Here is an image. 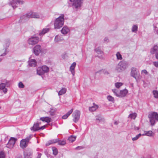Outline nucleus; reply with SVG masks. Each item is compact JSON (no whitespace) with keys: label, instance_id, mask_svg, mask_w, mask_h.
I'll use <instances>...</instances> for the list:
<instances>
[{"label":"nucleus","instance_id":"obj_49","mask_svg":"<svg viewBox=\"0 0 158 158\" xmlns=\"http://www.w3.org/2000/svg\"><path fill=\"white\" fill-rule=\"evenodd\" d=\"M153 65L156 67L157 68L158 67V61H154L153 62Z\"/></svg>","mask_w":158,"mask_h":158},{"label":"nucleus","instance_id":"obj_36","mask_svg":"<svg viewBox=\"0 0 158 158\" xmlns=\"http://www.w3.org/2000/svg\"><path fill=\"white\" fill-rule=\"evenodd\" d=\"M76 137L71 136L68 138V140L70 142H73L76 139Z\"/></svg>","mask_w":158,"mask_h":158},{"label":"nucleus","instance_id":"obj_16","mask_svg":"<svg viewBox=\"0 0 158 158\" xmlns=\"http://www.w3.org/2000/svg\"><path fill=\"white\" fill-rule=\"evenodd\" d=\"M41 48L40 46L39 45H36L34 48V53L36 55H38L41 52Z\"/></svg>","mask_w":158,"mask_h":158},{"label":"nucleus","instance_id":"obj_8","mask_svg":"<svg viewBox=\"0 0 158 158\" xmlns=\"http://www.w3.org/2000/svg\"><path fill=\"white\" fill-rule=\"evenodd\" d=\"M39 40V37L36 36H31L28 40V43L30 45H34L38 43Z\"/></svg>","mask_w":158,"mask_h":158},{"label":"nucleus","instance_id":"obj_9","mask_svg":"<svg viewBox=\"0 0 158 158\" xmlns=\"http://www.w3.org/2000/svg\"><path fill=\"white\" fill-rule=\"evenodd\" d=\"M24 2L20 0H13L10 1V4L12 6L14 9L16 8L20 5L23 4Z\"/></svg>","mask_w":158,"mask_h":158},{"label":"nucleus","instance_id":"obj_32","mask_svg":"<svg viewBox=\"0 0 158 158\" xmlns=\"http://www.w3.org/2000/svg\"><path fill=\"white\" fill-rule=\"evenodd\" d=\"M137 115V114L136 113H134L130 114L129 116V117L131 119H135Z\"/></svg>","mask_w":158,"mask_h":158},{"label":"nucleus","instance_id":"obj_24","mask_svg":"<svg viewBox=\"0 0 158 158\" xmlns=\"http://www.w3.org/2000/svg\"><path fill=\"white\" fill-rule=\"evenodd\" d=\"M73 111V109H71L66 114L63 116L62 118L63 119H66L72 113Z\"/></svg>","mask_w":158,"mask_h":158},{"label":"nucleus","instance_id":"obj_3","mask_svg":"<svg viewBox=\"0 0 158 158\" xmlns=\"http://www.w3.org/2000/svg\"><path fill=\"white\" fill-rule=\"evenodd\" d=\"M40 15L37 13L30 12L25 15H23L20 17V20L22 21L23 20H26L31 18L39 19L40 18Z\"/></svg>","mask_w":158,"mask_h":158},{"label":"nucleus","instance_id":"obj_45","mask_svg":"<svg viewBox=\"0 0 158 158\" xmlns=\"http://www.w3.org/2000/svg\"><path fill=\"white\" fill-rule=\"evenodd\" d=\"M5 155L4 152L3 151L0 152V158H5Z\"/></svg>","mask_w":158,"mask_h":158},{"label":"nucleus","instance_id":"obj_39","mask_svg":"<svg viewBox=\"0 0 158 158\" xmlns=\"http://www.w3.org/2000/svg\"><path fill=\"white\" fill-rule=\"evenodd\" d=\"M153 94L155 98H158V91L157 90H153Z\"/></svg>","mask_w":158,"mask_h":158},{"label":"nucleus","instance_id":"obj_31","mask_svg":"<svg viewBox=\"0 0 158 158\" xmlns=\"http://www.w3.org/2000/svg\"><path fill=\"white\" fill-rule=\"evenodd\" d=\"M41 68L43 71L44 72V73H47L49 71V68L46 65H44L42 66Z\"/></svg>","mask_w":158,"mask_h":158},{"label":"nucleus","instance_id":"obj_58","mask_svg":"<svg viewBox=\"0 0 158 158\" xmlns=\"http://www.w3.org/2000/svg\"><path fill=\"white\" fill-rule=\"evenodd\" d=\"M47 156L48 158H54L53 156L49 155V156Z\"/></svg>","mask_w":158,"mask_h":158},{"label":"nucleus","instance_id":"obj_57","mask_svg":"<svg viewBox=\"0 0 158 158\" xmlns=\"http://www.w3.org/2000/svg\"><path fill=\"white\" fill-rule=\"evenodd\" d=\"M118 121H115L114 122V124H115V125H118Z\"/></svg>","mask_w":158,"mask_h":158},{"label":"nucleus","instance_id":"obj_59","mask_svg":"<svg viewBox=\"0 0 158 158\" xmlns=\"http://www.w3.org/2000/svg\"><path fill=\"white\" fill-rule=\"evenodd\" d=\"M17 158H23V157L22 155H20L18 156Z\"/></svg>","mask_w":158,"mask_h":158},{"label":"nucleus","instance_id":"obj_22","mask_svg":"<svg viewBox=\"0 0 158 158\" xmlns=\"http://www.w3.org/2000/svg\"><path fill=\"white\" fill-rule=\"evenodd\" d=\"M40 120L43 122H45L48 123L52 121L51 118L48 117H42L40 118Z\"/></svg>","mask_w":158,"mask_h":158},{"label":"nucleus","instance_id":"obj_7","mask_svg":"<svg viewBox=\"0 0 158 158\" xmlns=\"http://www.w3.org/2000/svg\"><path fill=\"white\" fill-rule=\"evenodd\" d=\"M131 76L134 77L136 81H137L138 79H141V77L140 75L139 71L137 69L135 68H132L131 69Z\"/></svg>","mask_w":158,"mask_h":158},{"label":"nucleus","instance_id":"obj_46","mask_svg":"<svg viewBox=\"0 0 158 158\" xmlns=\"http://www.w3.org/2000/svg\"><path fill=\"white\" fill-rule=\"evenodd\" d=\"M112 91L116 96L118 97L119 94L118 93L116 89H113Z\"/></svg>","mask_w":158,"mask_h":158},{"label":"nucleus","instance_id":"obj_19","mask_svg":"<svg viewBox=\"0 0 158 158\" xmlns=\"http://www.w3.org/2000/svg\"><path fill=\"white\" fill-rule=\"evenodd\" d=\"M28 144V143L23 139L20 141V146L21 148L23 149L27 146Z\"/></svg>","mask_w":158,"mask_h":158},{"label":"nucleus","instance_id":"obj_11","mask_svg":"<svg viewBox=\"0 0 158 158\" xmlns=\"http://www.w3.org/2000/svg\"><path fill=\"white\" fill-rule=\"evenodd\" d=\"M80 114V111L77 110H76L73 114V120L75 123H76L78 121Z\"/></svg>","mask_w":158,"mask_h":158},{"label":"nucleus","instance_id":"obj_37","mask_svg":"<svg viewBox=\"0 0 158 158\" xmlns=\"http://www.w3.org/2000/svg\"><path fill=\"white\" fill-rule=\"evenodd\" d=\"M137 30L138 27L137 25H134L132 26L131 29L132 32H135L137 31Z\"/></svg>","mask_w":158,"mask_h":158},{"label":"nucleus","instance_id":"obj_13","mask_svg":"<svg viewBox=\"0 0 158 158\" xmlns=\"http://www.w3.org/2000/svg\"><path fill=\"white\" fill-rule=\"evenodd\" d=\"M95 52L98 54V57L101 59H103L104 57V54L103 52L102 51L100 48L98 47L95 48Z\"/></svg>","mask_w":158,"mask_h":158},{"label":"nucleus","instance_id":"obj_1","mask_svg":"<svg viewBox=\"0 0 158 158\" xmlns=\"http://www.w3.org/2000/svg\"><path fill=\"white\" fill-rule=\"evenodd\" d=\"M71 2L73 12L76 13L81 10L82 6L83 0H69Z\"/></svg>","mask_w":158,"mask_h":158},{"label":"nucleus","instance_id":"obj_28","mask_svg":"<svg viewBox=\"0 0 158 158\" xmlns=\"http://www.w3.org/2000/svg\"><path fill=\"white\" fill-rule=\"evenodd\" d=\"M145 133L142 134V135H146L148 136L151 137L153 136V132L151 131H144Z\"/></svg>","mask_w":158,"mask_h":158},{"label":"nucleus","instance_id":"obj_44","mask_svg":"<svg viewBox=\"0 0 158 158\" xmlns=\"http://www.w3.org/2000/svg\"><path fill=\"white\" fill-rule=\"evenodd\" d=\"M108 100L110 101L113 102L114 101V98L111 96H108L107 97Z\"/></svg>","mask_w":158,"mask_h":158},{"label":"nucleus","instance_id":"obj_42","mask_svg":"<svg viewBox=\"0 0 158 158\" xmlns=\"http://www.w3.org/2000/svg\"><path fill=\"white\" fill-rule=\"evenodd\" d=\"M115 87L117 88H119L123 85V83L121 82H116L115 84Z\"/></svg>","mask_w":158,"mask_h":158},{"label":"nucleus","instance_id":"obj_15","mask_svg":"<svg viewBox=\"0 0 158 158\" xmlns=\"http://www.w3.org/2000/svg\"><path fill=\"white\" fill-rule=\"evenodd\" d=\"M32 152L31 150H26L24 152V158H31Z\"/></svg>","mask_w":158,"mask_h":158},{"label":"nucleus","instance_id":"obj_34","mask_svg":"<svg viewBox=\"0 0 158 158\" xmlns=\"http://www.w3.org/2000/svg\"><path fill=\"white\" fill-rule=\"evenodd\" d=\"M62 40V39H61V37L60 36L57 35L55 37L54 41L55 42H57L61 41Z\"/></svg>","mask_w":158,"mask_h":158},{"label":"nucleus","instance_id":"obj_35","mask_svg":"<svg viewBox=\"0 0 158 158\" xmlns=\"http://www.w3.org/2000/svg\"><path fill=\"white\" fill-rule=\"evenodd\" d=\"M52 149L53 154L55 156L57 155L58 153V150L57 148L55 147H53Z\"/></svg>","mask_w":158,"mask_h":158},{"label":"nucleus","instance_id":"obj_33","mask_svg":"<svg viewBox=\"0 0 158 158\" xmlns=\"http://www.w3.org/2000/svg\"><path fill=\"white\" fill-rule=\"evenodd\" d=\"M116 56L117 59L118 60H121L123 58L122 55L120 54L119 52H117Z\"/></svg>","mask_w":158,"mask_h":158},{"label":"nucleus","instance_id":"obj_4","mask_svg":"<svg viewBox=\"0 0 158 158\" xmlns=\"http://www.w3.org/2000/svg\"><path fill=\"white\" fill-rule=\"evenodd\" d=\"M128 63L124 60L120 61L116 66L115 70L118 72H121L124 70L127 67Z\"/></svg>","mask_w":158,"mask_h":158},{"label":"nucleus","instance_id":"obj_10","mask_svg":"<svg viewBox=\"0 0 158 158\" xmlns=\"http://www.w3.org/2000/svg\"><path fill=\"white\" fill-rule=\"evenodd\" d=\"M16 141V139L14 137H11L8 143L6 145V147L11 149L12 148Z\"/></svg>","mask_w":158,"mask_h":158},{"label":"nucleus","instance_id":"obj_40","mask_svg":"<svg viewBox=\"0 0 158 158\" xmlns=\"http://www.w3.org/2000/svg\"><path fill=\"white\" fill-rule=\"evenodd\" d=\"M33 135H30L28 136L25 139H24L25 141L28 143L29 140L32 137Z\"/></svg>","mask_w":158,"mask_h":158},{"label":"nucleus","instance_id":"obj_47","mask_svg":"<svg viewBox=\"0 0 158 158\" xmlns=\"http://www.w3.org/2000/svg\"><path fill=\"white\" fill-rule=\"evenodd\" d=\"M19 87L20 88H23L24 87V85L22 82H20L19 83Z\"/></svg>","mask_w":158,"mask_h":158},{"label":"nucleus","instance_id":"obj_23","mask_svg":"<svg viewBox=\"0 0 158 158\" xmlns=\"http://www.w3.org/2000/svg\"><path fill=\"white\" fill-rule=\"evenodd\" d=\"M69 31V28L67 26H64L61 30L62 33L65 35L67 34Z\"/></svg>","mask_w":158,"mask_h":158},{"label":"nucleus","instance_id":"obj_17","mask_svg":"<svg viewBox=\"0 0 158 158\" xmlns=\"http://www.w3.org/2000/svg\"><path fill=\"white\" fill-rule=\"evenodd\" d=\"M40 124V123H34L33 126L30 128L31 130L33 132L39 130Z\"/></svg>","mask_w":158,"mask_h":158},{"label":"nucleus","instance_id":"obj_54","mask_svg":"<svg viewBox=\"0 0 158 158\" xmlns=\"http://www.w3.org/2000/svg\"><path fill=\"white\" fill-rule=\"evenodd\" d=\"M42 154L40 153H38V156L36 157V158H40Z\"/></svg>","mask_w":158,"mask_h":158},{"label":"nucleus","instance_id":"obj_5","mask_svg":"<svg viewBox=\"0 0 158 158\" xmlns=\"http://www.w3.org/2000/svg\"><path fill=\"white\" fill-rule=\"evenodd\" d=\"M148 117L149 119V121L152 126L154 125L155 121H158V114L156 112H151L149 113Z\"/></svg>","mask_w":158,"mask_h":158},{"label":"nucleus","instance_id":"obj_50","mask_svg":"<svg viewBox=\"0 0 158 158\" xmlns=\"http://www.w3.org/2000/svg\"><path fill=\"white\" fill-rule=\"evenodd\" d=\"M141 73L142 74L144 73L146 75H147L148 74V72L145 69L142 70L141 72Z\"/></svg>","mask_w":158,"mask_h":158},{"label":"nucleus","instance_id":"obj_52","mask_svg":"<svg viewBox=\"0 0 158 158\" xmlns=\"http://www.w3.org/2000/svg\"><path fill=\"white\" fill-rule=\"evenodd\" d=\"M102 118L100 117H97L96 118V121H98V122H99L100 121L102 120Z\"/></svg>","mask_w":158,"mask_h":158},{"label":"nucleus","instance_id":"obj_18","mask_svg":"<svg viewBox=\"0 0 158 158\" xmlns=\"http://www.w3.org/2000/svg\"><path fill=\"white\" fill-rule=\"evenodd\" d=\"M50 30L49 28H44L39 31V35L40 36H43L45 34L49 32Z\"/></svg>","mask_w":158,"mask_h":158},{"label":"nucleus","instance_id":"obj_56","mask_svg":"<svg viewBox=\"0 0 158 158\" xmlns=\"http://www.w3.org/2000/svg\"><path fill=\"white\" fill-rule=\"evenodd\" d=\"M45 128V126H42L41 127H40L39 129V130H43V129H44Z\"/></svg>","mask_w":158,"mask_h":158},{"label":"nucleus","instance_id":"obj_29","mask_svg":"<svg viewBox=\"0 0 158 158\" xmlns=\"http://www.w3.org/2000/svg\"><path fill=\"white\" fill-rule=\"evenodd\" d=\"M66 92V89L65 88H62L61 90L58 92V94L59 96L62 95Z\"/></svg>","mask_w":158,"mask_h":158},{"label":"nucleus","instance_id":"obj_30","mask_svg":"<svg viewBox=\"0 0 158 158\" xmlns=\"http://www.w3.org/2000/svg\"><path fill=\"white\" fill-rule=\"evenodd\" d=\"M37 74L39 75H42L44 74V72L43 71L41 68H38L37 70Z\"/></svg>","mask_w":158,"mask_h":158},{"label":"nucleus","instance_id":"obj_14","mask_svg":"<svg viewBox=\"0 0 158 158\" xmlns=\"http://www.w3.org/2000/svg\"><path fill=\"white\" fill-rule=\"evenodd\" d=\"M10 44V40H7L5 42V47L4 49H3L2 51L3 52H1V55H0V56H5L6 54V51L7 48L9 47Z\"/></svg>","mask_w":158,"mask_h":158},{"label":"nucleus","instance_id":"obj_43","mask_svg":"<svg viewBox=\"0 0 158 158\" xmlns=\"http://www.w3.org/2000/svg\"><path fill=\"white\" fill-rule=\"evenodd\" d=\"M48 114L52 116H53L55 115V111L54 110H52L48 112Z\"/></svg>","mask_w":158,"mask_h":158},{"label":"nucleus","instance_id":"obj_20","mask_svg":"<svg viewBox=\"0 0 158 158\" xmlns=\"http://www.w3.org/2000/svg\"><path fill=\"white\" fill-rule=\"evenodd\" d=\"M128 93V91L126 89H124L120 91L119 93L118 97H125Z\"/></svg>","mask_w":158,"mask_h":158},{"label":"nucleus","instance_id":"obj_12","mask_svg":"<svg viewBox=\"0 0 158 158\" xmlns=\"http://www.w3.org/2000/svg\"><path fill=\"white\" fill-rule=\"evenodd\" d=\"M150 53L152 54H155L156 58L158 60V46L156 45L152 48Z\"/></svg>","mask_w":158,"mask_h":158},{"label":"nucleus","instance_id":"obj_26","mask_svg":"<svg viewBox=\"0 0 158 158\" xmlns=\"http://www.w3.org/2000/svg\"><path fill=\"white\" fill-rule=\"evenodd\" d=\"M93 105H94L92 106L89 107V110L90 111H94L98 108V105L95 104L94 103Z\"/></svg>","mask_w":158,"mask_h":158},{"label":"nucleus","instance_id":"obj_48","mask_svg":"<svg viewBox=\"0 0 158 158\" xmlns=\"http://www.w3.org/2000/svg\"><path fill=\"white\" fill-rule=\"evenodd\" d=\"M102 71L105 74L107 75L109 74L108 72L105 69H102Z\"/></svg>","mask_w":158,"mask_h":158},{"label":"nucleus","instance_id":"obj_53","mask_svg":"<svg viewBox=\"0 0 158 158\" xmlns=\"http://www.w3.org/2000/svg\"><path fill=\"white\" fill-rule=\"evenodd\" d=\"M104 41L105 42H108L109 41V40L107 37L105 38Z\"/></svg>","mask_w":158,"mask_h":158},{"label":"nucleus","instance_id":"obj_25","mask_svg":"<svg viewBox=\"0 0 158 158\" xmlns=\"http://www.w3.org/2000/svg\"><path fill=\"white\" fill-rule=\"evenodd\" d=\"M29 65L31 67H35L36 65V62L34 59H31L29 61Z\"/></svg>","mask_w":158,"mask_h":158},{"label":"nucleus","instance_id":"obj_55","mask_svg":"<svg viewBox=\"0 0 158 158\" xmlns=\"http://www.w3.org/2000/svg\"><path fill=\"white\" fill-rule=\"evenodd\" d=\"M83 148V147L82 146H78L76 148V149H82Z\"/></svg>","mask_w":158,"mask_h":158},{"label":"nucleus","instance_id":"obj_21","mask_svg":"<svg viewBox=\"0 0 158 158\" xmlns=\"http://www.w3.org/2000/svg\"><path fill=\"white\" fill-rule=\"evenodd\" d=\"M76 65V62H74L71 64L70 67V71H71V73L73 75V76L75 74L74 69Z\"/></svg>","mask_w":158,"mask_h":158},{"label":"nucleus","instance_id":"obj_51","mask_svg":"<svg viewBox=\"0 0 158 158\" xmlns=\"http://www.w3.org/2000/svg\"><path fill=\"white\" fill-rule=\"evenodd\" d=\"M154 30L156 34H158V28L156 27H154Z\"/></svg>","mask_w":158,"mask_h":158},{"label":"nucleus","instance_id":"obj_38","mask_svg":"<svg viewBox=\"0 0 158 158\" xmlns=\"http://www.w3.org/2000/svg\"><path fill=\"white\" fill-rule=\"evenodd\" d=\"M141 135H142L141 134L139 133V134L136 135L135 137H133L132 138V140L133 141H135L138 139L139 137H140Z\"/></svg>","mask_w":158,"mask_h":158},{"label":"nucleus","instance_id":"obj_6","mask_svg":"<svg viewBox=\"0 0 158 158\" xmlns=\"http://www.w3.org/2000/svg\"><path fill=\"white\" fill-rule=\"evenodd\" d=\"M10 82L6 80H4L3 83L0 84V90H2L4 94H6L8 91V89L6 87H8L10 86Z\"/></svg>","mask_w":158,"mask_h":158},{"label":"nucleus","instance_id":"obj_60","mask_svg":"<svg viewBox=\"0 0 158 158\" xmlns=\"http://www.w3.org/2000/svg\"><path fill=\"white\" fill-rule=\"evenodd\" d=\"M2 59L0 58V62H1L2 61Z\"/></svg>","mask_w":158,"mask_h":158},{"label":"nucleus","instance_id":"obj_41","mask_svg":"<svg viewBox=\"0 0 158 158\" xmlns=\"http://www.w3.org/2000/svg\"><path fill=\"white\" fill-rule=\"evenodd\" d=\"M58 144L59 145H64L66 143V141L64 140H61H61L59 141V140L58 141Z\"/></svg>","mask_w":158,"mask_h":158},{"label":"nucleus","instance_id":"obj_27","mask_svg":"<svg viewBox=\"0 0 158 158\" xmlns=\"http://www.w3.org/2000/svg\"><path fill=\"white\" fill-rule=\"evenodd\" d=\"M59 139H55L52 140H51L48 142L46 143V145L47 146H48L51 144L55 143L58 142Z\"/></svg>","mask_w":158,"mask_h":158},{"label":"nucleus","instance_id":"obj_2","mask_svg":"<svg viewBox=\"0 0 158 158\" xmlns=\"http://www.w3.org/2000/svg\"><path fill=\"white\" fill-rule=\"evenodd\" d=\"M64 15L62 14L54 20L53 24L55 29H59L62 27L64 23Z\"/></svg>","mask_w":158,"mask_h":158}]
</instances>
